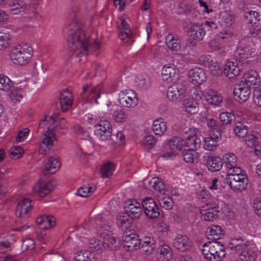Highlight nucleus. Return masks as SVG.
I'll list each match as a JSON object with an SVG mask.
<instances>
[{"label":"nucleus","instance_id":"nucleus-1","mask_svg":"<svg viewBox=\"0 0 261 261\" xmlns=\"http://www.w3.org/2000/svg\"><path fill=\"white\" fill-rule=\"evenodd\" d=\"M67 47L80 58L85 57L90 47L89 34L75 21L71 22L69 25Z\"/></svg>","mask_w":261,"mask_h":261},{"label":"nucleus","instance_id":"nucleus-2","mask_svg":"<svg viewBox=\"0 0 261 261\" xmlns=\"http://www.w3.org/2000/svg\"><path fill=\"white\" fill-rule=\"evenodd\" d=\"M46 125H47V130L43 133L39 149L41 154H46L53 148L54 142L56 141L55 129L59 128L64 130L67 127L65 119L60 117L56 114H53L49 117L46 116L40 121L39 123L40 128Z\"/></svg>","mask_w":261,"mask_h":261},{"label":"nucleus","instance_id":"nucleus-3","mask_svg":"<svg viewBox=\"0 0 261 261\" xmlns=\"http://www.w3.org/2000/svg\"><path fill=\"white\" fill-rule=\"evenodd\" d=\"M230 189L235 192H242L248 186V178L241 168H236L234 171L228 173L224 179Z\"/></svg>","mask_w":261,"mask_h":261},{"label":"nucleus","instance_id":"nucleus-4","mask_svg":"<svg viewBox=\"0 0 261 261\" xmlns=\"http://www.w3.org/2000/svg\"><path fill=\"white\" fill-rule=\"evenodd\" d=\"M33 54V48L27 44L22 43L11 49L9 57L14 64L24 65L30 62Z\"/></svg>","mask_w":261,"mask_h":261},{"label":"nucleus","instance_id":"nucleus-5","mask_svg":"<svg viewBox=\"0 0 261 261\" xmlns=\"http://www.w3.org/2000/svg\"><path fill=\"white\" fill-rule=\"evenodd\" d=\"M201 252L208 261H222L226 256L225 248L219 242L205 243L202 246Z\"/></svg>","mask_w":261,"mask_h":261},{"label":"nucleus","instance_id":"nucleus-6","mask_svg":"<svg viewBox=\"0 0 261 261\" xmlns=\"http://www.w3.org/2000/svg\"><path fill=\"white\" fill-rule=\"evenodd\" d=\"M118 33L119 38L125 43L131 44L135 41L129 25L125 16H120L117 21Z\"/></svg>","mask_w":261,"mask_h":261},{"label":"nucleus","instance_id":"nucleus-7","mask_svg":"<svg viewBox=\"0 0 261 261\" xmlns=\"http://www.w3.org/2000/svg\"><path fill=\"white\" fill-rule=\"evenodd\" d=\"M94 133L102 141L110 140L112 135V128L110 123L106 120L100 121L94 126Z\"/></svg>","mask_w":261,"mask_h":261},{"label":"nucleus","instance_id":"nucleus-8","mask_svg":"<svg viewBox=\"0 0 261 261\" xmlns=\"http://www.w3.org/2000/svg\"><path fill=\"white\" fill-rule=\"evenodd\" d=\"M119 101L122 107L132 108L137 106L138 99L135 92L130 90H125L119 93Z\"/></svg>","mask_w":261,"mask_h":261},{"label":"nucleus","instance_id":"nucleus-9","mask_svg":"<svg viewBox=\"0 0 261 261\" xmlns=\"http://www.w3.org/2000/svg\"><path fill=\"white\" fill-rule=\"evenodd\" d=\"M186 88L181 83H177L169 86L167 91V97L172 101H179L185 97Z\"/></svg>","mask_w":261,"mask_h":261},{"label":"nucleus","instance_id":"nucleus-10","mask_svg":"<svg viewBox=\"0 0 261 261\" xmlns=\"http://www.w3.org/2000/svg\"><path fill=\"white\" fill-rule=\"evenodd\" d=\"M56 186L54 180L43 181L39 179L33 188V192L41 197H44L50 193Z\"/></svg>","mask_w":261,"mask_h":261},{"label":"nucleus","instance_id":"nucleus-11","mask_svg":"<svg viewBox=\"0 0 261 261\" xmlns=\"http://www.w3.org/2000/svg\"><path fill=\"white\" fill-rule=\"evenodd\" d=\"M233 94L236 101L242 103L246 101L251 94V88L246 84L241 82L234 86Z\"/></svg>","mask_w":261,"mask_h":261},{"label":"nucleus","instance_id":"nucleus-12","mask_svg":"<svg viewBox=\"0 0 261 261\" xmlns=\"http://www.w3.org/2000/svg\"><path fill=\"white\" fill-rule=\"evenodd\" d=\"M142 205L145 215L149 218L155 219L159 216V208L152 198L146 197L143 199Z\"/></svg>","mask_w":261,"mask_h":261},{"label":"nucleus","instance_id":"nucleus-13","mask_svg":"<svg viewBox=\"0 0 261 261\" xmlns=\"http://www.w3.org/2000/svg\"><path fill=\"white\" fill-rule=\"evenodd\" d=\"M142 205L135 199H129L126 201L125 209L129 217L139 219L142 213Z\"/></svg>","mask_w":261,"mask_h":261},{"label":"nucleus","instance_id":"nucleus-14","mask_svg":"<svg viewBox=\"0 0 261 261\" xmlns=\"http://www.w3.org/2000/svg\"><path fill=\"white\" fill-rule=\"evenodd\" d=\"M122 241L124 248L128 251H133L140 247L141 240L136 234L126 232L123 234Z\"/></svg>","mask_w":261,"mask_h":261},{"label":"nucleus","instance_id":"nucleus-15","mask_svg":"<svg viewBox=\"0 0 261 261\" xmlns=\"http://www.w3.org/2000/svg\"><path fill=\"white\" fill-rule=\"evenodd\" d=\"M99 88L92 87L91 85H85L83 87V91L81 93V96L86 101L92 102L94 101L96 104L98 103L97 99L100 97Z\"/></svg>","mask_w":261,"mask_h":261},{"label":"nucleus","instance_id":"nucleus-16","mask_svg":"<svg viewBox=\"0 0 261 261\" xmlns=\"http://www.w3.org/2000/svg\"><path fill=\"white\" fill-rule=\"evenodd\" d=\"M219 206L217 204H207L200 210L201 218L206 221H212L216 219L219 213Z\"/></svg>","mask_w":261,"mask_h":261},{"label":"nucleus","instance_id":"nucleus-17","mask_svg":"<svg viewBox=\"0 0 261 261\" xmlns=\"http://www.w3.org/2000/svg\"><path fill=\"white\" fill-rule=\"evenodd\" d=\"M188 78L193 85L201 84L206 79V73L201 68L195 67L188 72Z\"/></svg>","mask_w":261,"mask_h":261},{"label":"nucleus","instance_id":"nucleus-18","mask_svg":"<svg viewBox=\"0 0 261 261\" xmlns=\"http://www.w3.org/2000/svg\"><path fill=\"white\" fill-rule=\"evenodd\" d=\"M32 201L28 198H25L20 200L16 206V216L22 219H25L27 215L32 208Z\"/></svg>","mask_w":261,"mask_h":261},{"label":"nucleus","instance_id":"nucleus-19","mask_svg":"<svg viewBox=\"0 0 261 261\" xmlns=\"http://www.w3.org/2000/svg\"><path fill=\"white\" fill-rule=\"evenodd\" d=\"M196 128L189 129L186 132V138L184 140L185 145L188 147L189 149H197L201 145L200 139L196 135Z\"/></svg>","mask_w":261,"mask_h":261},{"label":"nucleus","instance_id":"nucleus-20","mask_svg":"<svg viewBox=\"0 0 261 261\" xmlns=\"http://www.w3.org/2000/svg\"><path fill=\"white\" fill-rule=\"evenodd\" d=\"M173 246L180 251H185L190 248L191 241L184 235L177 234L173 240Z\"/></svg>","mask_w":261,"mask_h":261},{"label":"nucleus","instance_id":"nucleus-21","mask_svg":"<svg viewBox=\"0 0 261 261\" xmlns=\"http://www.w3.org/2000/svg\"><path fill=\"white\" fill-rule=\"evenodd\" d=\"M221 137L220 132L216 130L204 139L203 148L207 150H214L218 146V142Z\"/></svg>","mask_w":261,"mask_h":261},{"label":"nucleus","instance_id":"nucleus-22","mask_svg":"<svg viewBox=\"0 0 261 261\" xmlns=\"http://www.w3.org/2000/svg\"><path fill=\"white\" fill-rule=\"evenodd\" d=\"M73 103L72 94L70 91L67 89L64 90L60 94V103L63 112L69 110Z\"/></svg>","mask_w":261,"mask_h":261},{"label":"nucleus","instance_id":"nucleus-23","mask_svg":"<svg viewBox=\"0 0 261 261\" xmlns=\"http://www.w3.org/2000/svg\"><path fill=\"white\" fill-rule=\"evenodd\" d=\"M241 82L251 88V86L258 85L260 82V78L256 71L250 70L244 74Z\"/></svg>","mask_w":261,"mask_h":261},{"label":"nucleus","instance_id":"nucleus-24","mask_svg":"<svg viewBox=\"0 0 261 261\" xmlns=\"http://www.w3.org/2000/svg\"><path fill=\"white\" fill-rule=\"evenodd\" d=\"M178 69L174 64H167L165 65L162 69V77L164 81H172L177 74Z\"/></svg>","mask_w":261,"mask_h":261},{"label":"nucleus","instance_id":"nucleus-25","mask_svg":"<svg viewBox=\"0 0 261 261\" xmlns=\"http://www.w3.org/2000/svg\"><path fill=\"white\" fill-rule=\"evenodd\" d=\"M240 71L238 63L229 61L226 62L223 69L224 74L229 79L238 75Z\"/></svg>","mask_w":261,"mask_h":261},{"label":"nucleus","instance_id":"nucleus-26","mask_svg":"<svg viewBox=\"0 0 261 261\" xmlns=\"http://www.w3.org/2000/svg\"><path fill=\"white\" fill-rule=\"evenodd\" d=\"M166 44L168 49L171 51H178L181 46V40L179 37L173 34H169L166 37Z\"/></svg>","mask_w":261,"mask_h":261},{"label":"nucleus","instance_id":"nucleus-27","mask_svg":"<svg viewBox=\"0 0 261 261\" xmlns=\"http://www.w3.org/2000/svg\"><path fill=\"white\" fill-rule=\"evenodd\" d=\"M224 165L227 169L228 173L234 171L236 168H240L238 166L237 158L232 153H225L223 156Z\"/></svg>","mask_w":261,"mask_h":261},{"label":"nucleus","instance_id":"nucleus-28","mask_svg":"<svg viewBox=\"0 0 261 261\" xmlns=\"http://www.w3.org/2000/svg\"><path fill=\"white\" fill-rule=\"evenodd\" d=\"M60 162L57 156H50L45 164L44 173L45 174H53L60 167Z\"/></svg>","mask_w":261,"mask_h":261},{"label":"nucleus","instance_id":"nucleus-29","mask_svg":"<svg viewBox=\"0 0 261 261\" xmlns=\"http://www.w3.org/2000/svg\"><path fill=\"white\" fill-rule=\"evenodd\" d=\"M36 223L41 226L43 229H47L54 227L56 224L55 218L50 215H42L36 220Z\"/></svg>","mask_w":261,"mask_h":261},{"label":"nucleus","instance_id":"nucleus-30","mask_svg":"<svg viewBox=\"0 0 261 261\" xmlns=\"http://www.w3.org/2000/svg\"><path fill=\"white\" fill-rule=\"evenodd\" d=\"M6 4L10 7V12L12 14L23 12L26 8L25 4L21 0H6Z\"/></svg>","mask_w":261,"mask_h":261},{"label":"nucleus","instance_id":"nucleus-31","mask_svg":"<svg viewBox=\"0 0 261 261\" xmlns=\"http://www.w3.org/2000/svg\"><path fill=\"white\" fill-rule=\"evenodd\" d=\"M182 106L184 111L189 114H196L199 110L198 102L194 98H186L183 101Z\"/></svg>","mask_w":261,"mask_h":261},{"label":"nucleus","instance_id":"nucleus-32","mask_svg":"<svg viewBox=\"0 0 261 261\" xmlns=\"http://www.w3.org/2000/svg\"><path fill=\"white\" fill-rule=\"evenodd\" d=\"M257 257V253L254 248L248 247L241 250L240 258L242 261H254Z\"/></svg>","mask_w":261,"mask_h":261},{"label":"nucleus","instance_id":"nucleus-33","mask_svg":"<svg viewBox=\"0 0 261 261\" xmlns=\"http://www.w3.org/2000/svg\"><path fill=\"white\" fill-rule=\"evenodd\" d=\"M223 231L220 226L211 225L206 228V234L210 239L217 240L221 239L223 236Z\"/></svg>","mask_w":261,"mask_h":261},{"label":"nucleus","instance_id":"nucleus-34","mask_svg":"<svg viewBox=\"0 0 261 261\" xmlns=\"http://www.w3.org/2000/svg\"><path fill=\"white\" fill-rule=\"evenodd\" d=\"M223 166L220 158L216 156H208L206 161V166L209 170L217 171L220 170Z\"/></svg>","mask_w":261,"mask_h":261},{"label":"nucleus","instance_id":"nucleus-35","mask_svg":"<svg viewBox=\"0 0 261 261\" xmlns=\"http://www.w3.org/2000/svg\"><path fill=\"white\" fill-rule=\"evenodd\" d=\"M149 186L157 192V196L158 195L165 193L167 191L165 184L159 177H153L149 181Z\"/></svg>","mask_w":261,"mask_h":261},{"label":"nucleus","instance_id":"nucleus-36","mask_svg":"<svg viewBox=\"0 0 261 261\" xmlns=\"http://www.w3.org/2000/svg\"><path fill=\"white\" fill-rule=\"evenodd\" d=\"M204 97L207 102L213 106H218L222 101L221 94L215 91H207Z\"/></svg>","mask_w":261,"mask_h":261},{"label":"nucleus","instance_id":"nucleus-37","mask_svg":"<svg viewBox=\"0 0 261 261\" xmlns=\"http://www.w3.org/2000/svg\"><path fill=\"white\" fill-rule=\"evenodd\" d=\"M171 257L172 251L169 246L164 245L158 248L157 258L159 261H168Z\"/></svg>","mask_w":261,"mask_h":261},{"label":"nucleus","instance_id":"nucleus-38","mask_svg":"<svg viewBox=\"0 0 261 261\" xmlns=\"http://www.w3.org/2000/svg\"><path fill=\"white\" fill-rule=\"evenodd\" d=\"M189 32L191 37L197 41L202 40L205 35V31L200 25H193L190 28Z\"/></svg>","mask_w":261,"mask_h":261},{"label":"nucleus","instance_id":"nucleus-39","mask_svg":"<svg viewBox=\"0 0 261 261\" xmlns=\"http://www.w3.org/2000/svg\"><path fill=\"white\" fill-rule=\"evenodd\" d=\"M252 49L248 46H239L236 51V58L240 62H243L251 57Z\"/></svg>","mask_w":261,"mask_h":261},{"label":"nucleus","instance_id":"nucleus-40","mask_svg":"<svg viewBox=\"0 0 261 261\" xmlns=\"http://www.w3.org/2000/svg\"><path fill=\"white\" fill-rule=\"evenodd\" d=\"M233 22V17L230 12L228 11H223L220 12L219 18V22L223 27H229Z\"/></svg>","mask_w":261,"mask_h":261},{"label":"nucleus","instance_id":"nucleus-41","mask_svg":"<svg viewBox=\"0 0 261 261\" xmlns=\"http://www.w3.org/2000/svg\"><path fill=\"white\" fill-rule=\"evenodd\" d=\"M167 129L166 123L162 118L154 120L152 126L153 132L156 135L162 136Z\"/></svg>","mask_w":261,"mask_h":261},{"label":"nucleus","instance_id":"nucleus-42","mask_svg":"<svg viewBox=\"0 0 261 261\" xmlns=\"http://www.w3.org/2000/svg\"><path fill=\"white\" fill-rule=\"evenodd\" d=\"M182 156L186 163L191 164L197 160L198 154L196 151V149H188L182 151Z\"/></svg>","mask_w":261,"mask_h":261},{"label":"nucleus","instance_id":"nucleus-43","mask_svg":"<svg viewBox=\"0 0 261 261\" xmlns=\"http://www.w3.org/2000/svg\"><path fill=\"white\" fill-rule=\"evenodd\" d=\"M168 145L172 151L180 150L185 146L184 139L179 137H173L168 141Z\"/></svg>","mask_w":261,"mask_h":261},{"label":"nucleus","instance_id":"nucleus-44","mask_svg":"<svg viewBox=\"0 0 261 261\" xmlns=\"http://www.w3.org/2000/svg\"><path fill=\"white\" fill-rule=\"evenodd\" d=\"M13 87V83L7 76L0 74V90L9 92Z\"/></svg>","mask_w":261,"mask_h":261},{"label":"nucleus","instance_id":"nucleus-45","mask_svg":"<svg viewBox=\"0 0 261 261\" xmlns=\"http://www.w3.org/2000/svg\"><path fill=\"white\" fill-rule=\"evenodd\" d=\"M11 45V35L6 31H0V50H4Z\"/></svg>","mask_w":261,"mask_h":261},{"label":"nucleus","instance_id":"nucleus-46","mask_svg":"<svg viewBox=\"0 0 261 261\" xmlns=\"http://www.w3.org/2000/svg\"><path fill=\"white\" fill-rule=\"evenodd\" d=\"M158 200L160 205L166 210L171 209L173 205V201L172 198L168 196L165 193L158 195Z\"/></svg>","mask_w":261,"mask_h":261},{"label":"nucleus","instance_id":"nucleus-47","mask_svg":"<svg viewBox=\"0 0 261 261\" xmlns=\"http://www.w3.org/2000/svg\"><path fill=\"white\" fill-rule=\"evenodd\" d=\"M95 190V185L88 184L79 189L76 192V195L82 197H86L92 195Z\"/></svg>","mask_w":261,"mask_h":261},{"label":"nucleus","instance_id":"nucleus-48","mask_svg":"<svg viewBox=\"0 0 261 261\" xmlns=\"http://www.w3.org/2000/svg\"><path fill=\"white\" fill-rule=\"evenodd\" d=\"M233 132L239 137H244L248 133V127L243 123L237 122L233 127Z\"/></svg>","mask_w":261,"mask_h":261},{"label":"nucleus","instance_id":"nucleus-49","mask_svg":"<svg viewBox=\"0 0 261 261\" xmlns=\"http://www.w3.org/2000/svg\"><path fill=\"white\" fill-rule=\"evenodd\" d=\"M115 169V165L112 162H108L102 165L100 171L103 177H108L113 174Z\"/></svg>","mask_w":261,"mask_h":261},{"label":"nucleus","instance_id":"nucleus-50","mask_svg":"<svg viewBox=\"0 0 261 261\" xmlns=\"http://www.w3.org/2000/svg\"><path fill=\"white\" fill-rule=\"evenodd\" d=\"M228 247L231 249L241 251L246 248V245L240 239H231L228 243Z\"/></svg>","mask_w":261,"mask_h":261},{"label":"nucleus","instance_id":"nucleus-51","mask_svg":"<svg viewBox=\"0 0 261 261\" xmlns=\"http://www.w3.org/2000/svg\"><path fill=\"white\" fill-rule=\"evenodd\" d=\"M93 254L90 251H84V252L81 251L77 252L74 257V261H93L92 257Z\"/></svg>","mask_w":261,"mask_h":261},{"label":"nucleus","instance_id":"nucleus-52","mask_svg":"<svg viewBox=\"0 0 261 261\" xmlns=\"http://www.w3.org/2000/svg\"><path fill=\"white\" fill-rule=\"evenodd\" d=\"M245 141L249 146H255L258 144L261 136L259 133L250 134L246 136Z\"/></svg>","mask_w":261,"mask_h":261},{"label":"nucleus","instance_id":"nucleus-53","mask_svg":"<svg viewBox=\"0 0 261 261\" xmlns=\"http://www.w3.org/2000/svg\"><path fill=\"white\" fill-rule=\"evenodd\" d=\"M245 17L248 22L251 24H256L260 20V15L255 11H249L247 12Z\"/></svg>","mask_w":261,"mask_h":261},{"label":"nucleus","instance_id":"nucleus-54","mask_svg":"<svg viewBox=\"0 0 261 261\" xmlns=\"http://www.w3.org/2000/svg\"><path fill=\"white\" fill-rule=\"evenodd\" d=\"M10 98L13 102H19L23 98V94L21 89L19 88L13 89L10 92Z\"/></svg>","mask_w":261,"mask_h":261},{"label":"nucleus","instance_id":"nucleus-55","mask_svg":"<svg viewBox=\"0 0 261 261\" xmlns=\"http://www.w3.org/2000/svg\"><path fill=\"white\" fill-rule=\"evenodd\" d=\"M116 243V239L113 236V234H112L108 237L105 238L102 241V245L105 248L107 247L111 250H113L116 247L115 245Z\"/></svg>","mask_w":261,"mask_h":261},{"label":"nucleus","instance_id":"nucleus-56","mask_svg":"<svg viewBox=\"0 0 261 261\" xmlns=\"http://www.w3.org/2000/svg\"><path fill=\"white\" fill-rule=\"evenodd\" d=\"M233 114L229 112H223L219 115V119L225 124L230 123L234 119Z\"/></svg>","mask_w":261,"mask_h":261},{"label":"nucleus","instance_id":"nucleus-57","mask_svg":"<svg viewBox=\"0 0 261 261\" xmlns=\"http://www.w3.org/2000/svg\"><path fill=\"white\" fill-rule=\"evenodd\" d=\"M112 117L115 122H123L125 121L127 115L122 110H118L113 112Z\"/></svg>","mask_w":261,"mask_h":261},{"label":"nucleus","instance_id":"nucleus-58","mask_svg":"<svg viewBox=\"0 0 261 261\" xmlns=\"http://www.w3.org/2000/svg\"><path fill=\"white\" fill-rule=\"evenodd\" d=\"M214 62L212 57L209 55L204 54L200 56L199 58V62L200 64L204 66L208 67L213 64Z\"/></svg>","mask_w":261,"mask_h":261},{"label":"nucleus","instance_id":"nucleus-59","mask_svg":"<svg viewBox=\"0 0 261 261\" xmlns=\"http://www.w3.org/2000/svg\"><path fill=\"white\" fill-rule=\"evenodd\" d=\"M132 3V0H114L115 7L120 11L124 10L126 6Z\"/></svg>","mask_w":261,"mask_h":261},{"label":"nucleus","instance_id":"nucleus-60","mask_svg":"<svg viewBox=\"0 0 261 261\" xmlns=\"http://www.w3.org/2000/svg\"><path fill=\"white\" fill-rule=\"evenodd\" d=\"M196 195L198 199L203 200H207L211 196L209 192L204 188L202 187H199V188L197 190Z\"/></svg>","mask_w":261,"mask_h":261},{"label":"nucleus","instance_id":"nucleus-61","mask_svg":"<svg viewBox=\"0 0 261 261\" xmlns=\"http://www.w3.org/2000/svg\"><path fill=\"white\" fill-rule=\"evenodd\" d=\"M110 227L107 225H102L98 231V233L100 237L103 239L108 237L112 234V231L110 230Z\"/></svg>","mask_w":261,"mask_h":261},{"label":"nucleus","instance_id":"nucleus-62","mask_svg":"<svg viewBox=\"0 0 261 261\" xmlns=\"http://www.w3.org/2000/svg\"><path fill=\"white\" fill-rule=\"evenodd\" d=\"M129 216L127 214H122L119 215L117 218V224L119 227L125 226L129 224Z\"/></svg>","mask_w":261,"mask_h":261},{"label":"nucleus","instance_id":"nucleus-63","mask_svg":"<svg viewBox=\"0 0 261 261\" xmlns=\"http://www.w3.org/2000/svg\"><path fill=\"white\" fill-rule=\"evenodd\" d=\"M9 153L12 158L19 159L22 155L23 151L21 147L14 146L10 149Z\"/></svg>","mask_w":261,"mask_h":261},{"label":"nucleus","instance_id":"nucleus-64","mask_svg":"<svg viewBox=\"0 0 261 261\" xmlns=\"http://www.w3.org/2000/svg\"><path fill=\"white\" fill-rule=\"evenodd\" d=\"M218 37L225 42H229L234 37V34L230 31H223L219 32L218 35Z\"/></svg>","mask_w":261,"mask_h":261}]
</instances>
